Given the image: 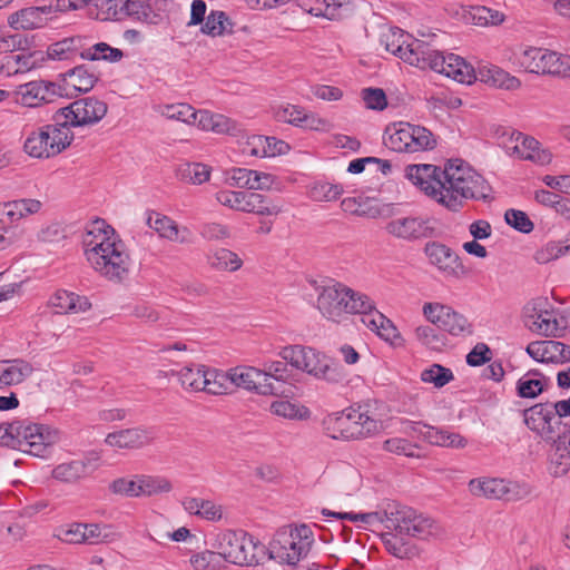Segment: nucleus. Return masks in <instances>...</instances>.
Segmentation results:
<instances>
[{"label": "nucleus", "mask_w": 570, "mask_h": 570, "mask_svg": "<svg viewBox=\"0 0 570 570\" xmlns=\"http://www.w3.org/2000/svg\"><path fill=\"white\" fill-rule=\"evenodd\" d=\"M82 244L87 262L101 277L116 284L128 278L130 255L114 228L96 223L83 236Z\"/></svg>", "instance_id": "1"}, {"label": "nucleus", "mask_w": 570, "mask_h": 570, "mask_svg": "<svg viewBox=\"0 0 570 570\" xmlns=\"http://www.w3.org/2000/svg\"><path fill=\"white\" fill-rule=\"evenodd\" d=\"M445 197L440 204L456 212L462 207V199L489 202L492 188L489 183L462 159H450L444 167Z\"/></svg>", "instance_id": "2"}, {"label": "nucleus", "mask_w": 570, "mask_h": 570, "mask_svg": "<svg viewBox=\"0 0 570 570\" xmlns=\"http://www.w3.org/2000/svg\"><path fill=\"white\" fill-rule=\"evenodd\" d=\"M57 439V431L29 420L0 423V445L17 449L33 456H46Z\"/></svg>", "instance_id": "3"}, {"label": "nucleus", "mask_w": 570, "mask_h": 570, "mask_svg": "<svg viewBox=\"0 0 570 570\" xmlns=\"http://www.w3.org/2000/svg\"><path fill=\"white\" fill-rule=\"evenodd\" d=\"M213 547L219 550L225 563L238 567L256 566L266 553V547L245 531L224 530L216 535Z\"/></svg>", "instance_id": "4"}, {"label": "nucleus", "mask_w": 570, "mask_h": 570, "mask_svg": "<svg viewBox=\"0 0 570 570\" xmlns=\"http://www.w3.org/2000/svg\"><path fill=\"white\" fill-rule=\"evenodd\" d=\"M313 542L314 535L311 528L301 524L288 530L277 531L266 551L269 559L288 566H296L308 554Z\"/></svg>", "instance_id": "5"}, {"label": "nucleus", "mask_w": 570, "mask_h": 570, "mask_svg": "<svg viewBox=\"0 0 570 570\" xmlns=\"http://www.w3.org/2000/svg\"><path fill=\"white\" fill-rule=\"evenodd\" d=\"M381 424L360 409L348 407L324 420L326 434L334 440H358L374 435Z\"/></svg>", "instance_id": "6"}, {"label": "nucleus", "mask_w": 570, "mask_h": 570, "mask_svg": "<svg viewBox=\"0 0 570 570\" xmlns=\"http://www.w3.org/2000/svg\"><path fill=\"white\" fill-rule=\"evenodd\" d=\"M347 316L360 315L365 327L386 342L394 343L400 337L393 322L376 308L375 302L365 293L348 287Z\"/></svg>", "instance_id": "7"}, {"label": "nucleus", "mask_w": 570, "mask_h": 570, "mask_svg": "<svg viewBox=\"0 0 570 570\" xmlns=\"http://www.w3.org/2000/svg\"><path fill=\"white\" fill-rule=\"evenodd\" d=\"M31 131L24 140L23 150L33 158H51L73 140V134L62 121H55Z\"/></svg>", "instance_id": "8"}, {"label": "nucleus", "mask_w": 570, "mask_h": 570, "mask_svg": "<svg viewBox=\"0 0 570 570\" xmlns=\"http://www.w3.org/2000/svg\"><path fill=\"white\" fill-rule=\"evenodd\" d=\"M108 111V105L94 96L77 99L66 107L59 108L52 116V120L62 121L71 128L90 127L98 124Z\"/></svg>", "instance_id": "9"}, {"label": "nucleus", "mask_w": 570, "mask_h": 570, "mask_svg": "<svg viewBox=\"0 0 570 570\" xmlns=\"http://www.w3.org/2000/svg\"><path fill=\"white\" fill-rule=\"evenodd\" d=\"M279 356L293 367L317 379L338 382L342 377L336 367L330 366L326 358L312 347L289 345L281 350Z\"/></svg>", "instance_id": "10"}, {"label": "nucleus", "mask_w": 570, "mask_h": 570, "mask_svg": "<svg viewBox=\"0 0 570 570\" xmlns=\"http://www.w3.org/2000/svg\"><path fill=\"white\" fill-rule=\"evenodd\" d=\"M380 42L386 51L399 57L404 62L417 68L424 67L428 42L414 39L400 28H390L382 32Z\"/></svg>", "instance_id": "11"}, {"label": "nucleus", "mask_w": 570, "mask_h": 570, "mask_svg": "<svg viewBox=\"0 0 570 570\" xmlns=\"http://www.w3.org/2000/svg\"><path fill=\"white\" fill-rule=\"evenodd\" d=\"M389 530H394L400 535L426 540L440 533V528L430 518L417 514L406 507L393 505Z\"/></svg>", "instance_id": "12"}, {"label": "nucleus", "mask_w": 570, "mask_h": 570, "mask_svg": "<svg viewBox=\"0 0 570 570\" xmlns=\"http://www.w3.org/2000/svg\"><path fill=\"white\" fill-rule=\"evenodd\" d=\"M520 63L530 72L570 77V56L548 49H525L521 55Z\"/></svg>", "instance_id": "13"}, {"label": "nucleus", "mask_w": 570, "mask_h": 570, "mask_svg": "<svg viewBox=\"0 0 570 570\" xmlns=\"http://www.w3.org/2000/svg\"><path fill=\"white\" fill-rule=\"evenodd\" d=\"M523 314L525 326L531 332L546 336H560L566 328L559 313L550 308L547 298L532 299L524 306Z\"/></svg>", "instance_id": "14"}, {"label": "nucleus", "mask_w": 570, "mask_h": 570, "mask_svg": "<svg viewBox=\"0 0 570 570\" xmlns=\"http://www.w3.org/2000/svg\"><path fill=\"white\" fill-rule=\"evenodd\" d=\"M216 200L230 209L261 216H273L281 213L278 205L257 193L220 190L216 193Z\"/></svg>", "instance_id": "15"}, {"label": "nucleus", "mask_w": 570, "mask_h": 570, "mask_svg": "<svg viewBox=\"0 0 570 570\" xmlns=\"http://www.w3.org/2000/svg\"><path fill=\"white\" fill-rule=\"evenodd\" d=\"M425 51V63L420 69H431L462 83L472 82L474 78L473 68L463 58L454 53L445 56L429 43Z\"/></svg>", "instance_id": "16"}, {"label": "nucleus", "mask_w": 570, "mask_h": 570, "mask_svg": "<svg viewBox=\"0 0 570 570\" xmlns=\"http://www.w3.org/2000/svg\"><path fill=\"white\" fill-rule=\"evenodd\" d=\"M347 293L348 286L340 282L322 286L316 299V307L322 316L334 323L345 321L348 305Z\"/></svg>", "instance_id": "17"}, {"label": "nucleus", "mask_w": 570, "mask_h": 570, "mask_svg": "<svg viewBox=\"0 0 570 570\" xmlns=\"http://www.w3.org/2000/svg\"><path fill=\"white\" fill-rule=\"evenodd\" d=\"M405 177L438 203L445 197L444 169L430 164L409 165Z\"/></svg>", "instance_id": "18"}, {"label": "nucleus", "mask_w": 570, "mask_h": 570, "mask_svg": "<svg viewBox=\"0 0 570 570\" xmlns=\"http://www.w3.org/2000/svg\"><path fill=\"white\" fill-rule=\"evenodd\" d=\"M58 17L52 0H38L36 6L22 8L8 17V24L14 30L41 29Z\"/></svg>", "instance_id": "19"}, {"label": "nucleus", "mask_w": 570, "mask_h": 570, "mask_svg": "<svg viewBox=\"0 0 570 570\" xmlns=\"http://www.w3.org/2000/svg\"><path fill=\"white\" fill-rule=\"evenodd\" d=\"M13 95L17 104L36 108L53 102L62 97V91L58 83L40 79L18 86Z\"/></svg>", "instance_id": "20"}, {"label": "nucleus", "mask_w": 570, "mask_h": 570, "mask_svg": "<svg viewBox=\"0 0 570 570\" xmlns=\"http://www.w3.org/2000/svg\"><path fill=\"white\" fill-rule=\"evenodd\" d=\"M552 410L551 403L546 402L523 411L524 424L546 442L554 440L556 426L563 423L554 417Z\"/></svg>", "instance_id": "21"}, {"label": "nucleus", "mask_w": 570, "mask_h": 570, "mask_svg": "<svg viewBox=\"0 0 570 570\" xmlns=\"http://www.w3.org/2000/svg\"><path fill=\"white\" fill-rule=\"evenodd\" d=\"M146 225L157 235L171 243L189 245L194 240L193 232L187 226H180L171 217L156 210L146 212Z\"/></svg>", "instance_id": "22"}, {"label": "nucleus", "mask_w": 570, "mask_h": 570, "mask_svg": "<svg viewBox=\"0 0 570 570\" xmlns=\"http://www.w3.org/2000/svg\"><path fill=\"white\" fill-rule=\"evenodd\" d=\"M384 229L390 236L404 242L428 238L434 232L429 219L414 216L393 218L385 224Z\"/></svg>", "instance_id": "23"}, {"label": "nucleus", "mask_w": 570, "mask_h": 570, "mask_svg": "<svg viewBox=\"0 0 570 570\" xmlns=\"http://www.w3.org/2000/svg\"><path fill=\"white\" fill-rule=\"evenodd\" d=\"M424 253L429 262L446 276L460 277L466 272L459 255L444 244L430 242Z\"/></svg>", "instance_id": "24"}, {"label": "nucleus", "mask_w": 570, "mask_h": 570, "mask_svg": "<svg viewBox=\"0 0 570 570\" xmlns=\"http://www.w3.org/2000/svg\"><path fill=\"white\" fill-rule=\"evenodd\" d=\"M229 384L258 394H277L278 389L267 384V375L253 366H237L228 371Z\"/></svg>", "instance_id": "25"}, {"label": "nucleus", "mask_w": 570, "mask_h": 570, "mask_svg": "<svg viewBox=\"0 0 570 570\" xmlns=\"http://www.w3.org/2000/svg\"><path fill=\"white\" fill-rule=\"evenodd\" d=\"M169 0H126L124 12L126 16L149 24H158L164 19Z\"/></svg>", "instance_id": "26"}, {"label": "nucleus", "mask_w": 570, "mask_h": 570, "mask_svg": "<svg viewBox=\"0 0 570 570\" xmlns=\"http://www.w3.org/2000/svg\"><path fill=\"white\" fill-rule=\"evenodd\" d=\"M97 456H85L58 464L51 471V476L63 483H77L92 474L99 466Z\"/></svg>", "instance_id": "27"}, {"label": "nucleus", "mask_w": 570, "mask_h": 570, "mask_svg": "<svg viewBox=\"0 0 570 570\" xmlns=\"http://www.w3.org/2000/svg\"><path fill=\"white\" fill-rule=\"evenodd\" d=\"M155 438L153 429L131 428L107 434L105 442L117 449H140L149 445Z\"/></svg>", "instance_id": "28"}, {"label": "nucleus", "mask_w": 570, "mask_h": 570, "mask_svg": "<svg viewBox=\"0 0 570 570\" xmlns=\"http://www.w3.org/2000/svg\"><path fill=\"white\" fill-rule=\"evenodd\" d=\"M559 433H554L550 465L554 475H562L570 469V422H563Z\"/></svg>", "instance_id": "29"}, {"label": "nucleus", "mask_w": 570, "mask_h": 570, "mask_svg": "<svg viewBox=\"0 0 570 570\" xmlns=\"http://www.w3.org/2000/svg\"><path fill=\"white\" fill-rule=\"evenodd\" d=\"M527 353L542 363H566L570 361V346L559 341H535L527 346Z\"/></svg>", "instance_id": "30"}, {"label": "nucleus", "mask_w": 570, "mask_h": 570, "mask_svg": "<svg viewBox=\"0 0 570 570\" xmlns=\"http://www.w3.org/2000/svg\"><path fill=\"white\" fill-rule=\"evenodd\" d=\"M196 122L198 127L206 131H213L217 135H229L237 137L243 132L242 125L236 120L209 110H198Z\"/></svg>", "instance_id": "31"}, {"label": "nucleus", "mask_w": 570, "mask_h": 570, "mask_svg": "<svg viewBox=\"0 0 570 570\" xmlns=\"http://www.w3.org/2000/svg\"><path fill=\"white\" fill-rule=\"evenodd\" d=\"M83 45H86V37L63 38L48 46L46 55L50 60L76 61L78 57L81 59L83 57Z\"/></svg>", "instance_id": "32"}, {"label": "nucleus", "mask_w": 570, "mask_h": 570, "mask_svg": "<svg viewBox=\"0 0 570 570\" xmlns=\"http://www.w3.org/2000/svg\"><path fill=\"white\" fill-rule=\"evenodd\" d=\"M393 505H389L387 509L382 511H374L367 513H354V512H335L328 509H323L322 514L324 517H333L340 520H348L351 522H361L363 528L377 527L383 524L384 528L389 529V521L391 520L390 513H392Z\"/></svg>", "instance_id": "33"}, {"label": "nucleus", "mask_w": 570, "mask_h": 570, "mask_svg": "<svg viewBox=\"0 0 570 570\" xmlns=\"http://www.w3.org/2000/svg\"><path fill=\"white\" fill-rule=\"evenodd\" d=\"M33 373L32 365L21 358L0 361V389L22 383Z\"/></svg>", "instance_id": "34"}, {"label": "nucleus", "mask_w": 570, "mask_h": 570, "mask_svg": "<svg viewBox=\"0 0 570 570\" xmlns=\"http://www.w3.org/2000/svg\"><path fill=\"white\" fill-rule=\"evenodd\" d=\"M49 305L56 308L59 314L83 313L91 307L86 296L77 295L68 291H57L49 299Z\"/></svg>", "instance_id": "35"}, {"label": "nucleus", "mask_w": 570, "mask_h": 570, "mask_svg": "<svg viewBox=\"0 0 570 570\" xmlns=\"http://www.w3.org/2000/svg\"><path fill=\"white\" fill-rule=\"evenodd\" d=\"M469 490L475 497L487 499H507L510 494L509 482L497 478H480L469 482Z\"/></svg>", "instance_id": "36"}, {"label": "nucleus", "mask_w": 570, "mask_h": 570, "mask_svg": "<svg viewBox=\"0 0 570 570\" xmlns=\"http://www.w3.org/2000/svg\"><path fill=\"white\" fill-rule=\"evenodd\" d=\"M46 57L41 51L19 52L7 56L3 62V69L10 73H24L41 66Z\"/></svg>", "instance_id": "37"}, {"label": "nucleus", "mask_w": 570, "mask_h": 570, "mask_svg": "<svg viewBox=\"0 0 570 570\" xmlns=\"http://www.w3.org/2000/svg\"><path fill=\"white\" fill-rule=\"evenodd\" d=\"M462 19L465 23L487 27V26H498L504 21V14L484 6H475L463 9Z\"/></svg>", "instance_id": "38"}, {"label": "nucleus", "mask_w": 570, "mask_h": 570, "mask_svg": "<svg viewBox=\"0 0 570 570\" xmlns=\"http://www.w3.org/2000/svg\"><path fill=\"white\" fill-rule=\"evenodd\" d=\"M410 122H395L386 127L384 131V145L396 153H409Z\"/></svg>", "instance_id": "39"}, {"label": "nucleus", "mask_w": 570, "mask_h": 570, "mask_svg": "<svg viewBox=\"0 0 570 570\" xmlns=\"http://www.w3.org/2000/svg\"><path fill=\"white\" fill-rule=\"evenodd\" d=\"M234 23L222 10H212L205 18L200 27V32L209 37H222L225 35H232Z\"/></svg>", "instance_id": "40"}, {"label": "nucleus", "mask_w": 570, "mask_h": 570, "mask_svg": "<svg viewBox=\"0 0 570 570\" xmlns=\"http://www.w3.org/2000/svg\"><path fill=\"white\" fill-rule=\"evenodd\" d=\"M481 80L495 88L517 90L521 81L498 66L484 67L480 70Z\"/></svg>", "instance_id": "41"}, {"label": "nucleus", "mask_w": 570, "mask_h": 570, "mask_svg": "<svg viewBox=\"0 0 570 570\" xmlns=\"http://www.w3.org/2000/svg\"><path fill=\"white\" fill-rule=\"evenodd\" d=\"M514 151L520 158L531 160L539 165L549 164L552 159V154L542 149L540 142L532 137H523L522 140L514 146Z\"/></svg>", "instance_id": "42"}, {"label": "nucleus", "mask_w": 570, "mask_h": 570, "mask_svg": "<svg viewBox=\"0 0 570 570\" xmlns=\"http://www.w3.org/2000/svg\"><path fill=\"white\" fill-rule=\"evenodd\" d=\"M42 203L33 198H22L6 203L3 206V215L10 223L18 222L29 215L37 214L41 210Z\"/></svg>", "instance_id": "43"}, {"label": "nucleus", "mask_w": 570, "mask_h": 570, "mask_svg": "<svg viewBox=\"0 0 570 570\" xmlns=\"http://www.w3.org/2000/svg\"><path fill=\"white\" fill-rule=\"evenodd\" d=\"M63 77L66 85L79 92L90 91L98 81V76L89 71L86 66H77L68 70Z\"/></svg>", "instance_id": "44"}, {"label": "nucleus", "mask_w": 570, "mask_h": 570, "mask_svg": "<svg viewBox=\"0 0 570 570\" xmlns=\"http://www.w3.org/2000/svg\"><path fill=\"white\" fill-rule=\"evenodd\" d=\"M122 58L124 52L120 49L114 48L106 42L90 45L89 39L86 37V45H83V60L118 62Z\"/></svg>", "instance_id": "45"}, {"label": "nucleus", "mask_w": 570, "mask_h": 570, "mask_svg": "<svg viewBox=\"0 0 570 570\" xmlns=\"http://www.w3.org/2000/svg\"><path fill=\"white\" fill-rule=\"evenodd\" d=\"M440 328L453 336H466L473 333V326L468 318L450 306H448L445 311V316L443 317Z\"/></svg>", "instance_id": "46"}, {"label": "nucleus", "mask_w": 570, "mask_h": 570, "mask_svg": "<svg viewBox=\"0 0 570 570\" xmlns=\"http://www.w3.org/2000/svg\"><path fill=\"white\" fill-rule=\"evenodd\" d=\"M207 366L200 364H193L183 367L177 372L178 380L185 390L200 392L202 385L206 382Z\"/></svg>", "instance_id": "47"}, {"label": "nucleus", "mask_w": 570, "mask_h": 570, "mask_svg": "<svg viewBox=\"0 0 570 570\" xmlns=\"http://www.w3.org/2000/svg\"><path fill=\"white\" fill-rule=\"evenodd\" d=\"M409 154L432 150L436 146L434 135L425 127L410 126Z\"/></svg>", "instance_id": "48"}, {"label": "nucleus", "mask_w": 570, "mask_h": 570, "mask_svg": "<svg viewBox=\"0 0 570 570\" xmlns=\"http://www.w3.org/2000/svg\"><path fill=\"white\" fill-rule=\"evenodd\" d=\"M208 264L218 271L235 272L238 271L243 261L239 256L230 249L217 248L213 250L207 257Z\"/></svg>", "instance_id": "49"}, {"label": "nucleus", "mask_w": 570, "mask_h": 570, "mask_svg": "<svg viewBox=\"0 0 570 570\" xmlns=\"http://www.w3.org/2000/svg\"><path fill=\"white\" fill-rule=\"evenodd\" d=\"M230 390L228 372H222L207 367L206 382L203 383L200 392L212 395L227 394Z\"/></svg>", "instance_id": "50"}, {"label": "nucleus", "mask_w": 570, "mask_h": 570, "mask_svg": "<svg viewBox=\"0 0 570 570\" xmlns=\"http://www.w3.org/2000/svg\"><path fill=\"white\" fill-rule=\"evenodd\" d=\"M141 497H154L173 491L171 481L163 475L140 474Z\"/></svg>", "instance_id": "51"}, {"label": "nucleus", "mask_w": 570, "mask_h": 570, "mask_svg": "<svg viewBox=\"0 0 570 570\" xmlns=\"http://www.w3.org/2000/svg\"><path fill=\"white\" fill-rule=\"evenodd\" d=\"M158 112L167 119L177 120L189 125L196 122L198 115V111L195 110L190 105L183 102L159 106Z\"/></svg>", "instance_id": "52"}, {"label": "nucleus", "mask_w": 570, "mask_h": 570, "mask_svg": "<svg viewBox=\"0 0 570 570\" xmlns=\"http://www.w3.org/2000/svg\"><path fill=\"white\" fill-rule=\"evenodd\" d=\"M177 177L187 184L200 185L210 177V168L200 163H187L177 170Z\"/></svg>", "instance_id": "53"}, {"label": "nucleus", "mask_w": 570, "mask_h": 570, "mask_svg": "<svg viewBox=\"0 0 570 570\" xmlns=\"http://www.w3.org/2000/svg\"><path fill=\"white\" fill-rule=\"evenodd\" d=\"M271 412L287 420H305L309 416L307 407L287 400H277L272 402Z\"/></svg>", "instance_id": "54"}, {"label": "nucleus", "mask_w": 570, "mask_h": 570, "mask_svg": "<svg viewBox=\"0 0 570 570\" xmlns=\"http://www.w3.org/2000/svg\"><path fill=\"white\" fill-rule=\"evenodd\" d=\"M190 563L195 570H222L225 568L224 559L219 550H205L190 558Z\"/></svg>", "instance_id": "55"}, {"label": "nucleus", "mask_w": 570, "mask_h": 570, "mask_svg": "<svg viewBox=\"0 0 570 570\" xmlns=\"http://www.w3.org/2000/svg\"><path fill=\"white\" fill-rule=\"evenodd\" d=\"M109 490L114 494L127 498H140V474L129 478H118L109 484Z\"/></svg>", "instance_id": "56"}, {"label": "nucleus", "mask_w": 570, "mask_h": 570, "mask_svg": "<svg viewBox=\"0 0 570 570\" xmlns=\"http://www.w3.org/2000/svg\"><path fill=\"white\" fill-rule=\"evenodd\" d=\"M126 0H91V6L95 8L96 19L111 20L118 19L120 12H124V3Z\"/></svg>", "instance_id": "57"}, {"label": "nucleus", "mask_w": 570, "mask_h": 570, "mask_svg": "<svg viewBox=\"0 0 570 570\" xmlns=\"http://www.w3.org/2000/svg\"><path fill=\"white\" fill-rule=\"evenodd\" d=\"M416 340L434 351H441L445 346V337L438 330L430 325H423L415 328Z\"/></svg>", "instance_id": "58"}, {"label": "nucleus", "mask_w": 570, "mask_h": 570, "mask_svg": "<svg viewBox=\"0 0 570 570\" xmlns=\"http://www.w3.org/2000/svg\"><path fill=\"white\" fill-rule=\"evenodd\" d=\"M454 379L450 368L440 364H432L421 372V380L424 383L433 384L435 387H443Z\"/></svg>", "instance_id": "59"}, {"label": "nucleus", "mask_w": 570, "mask_h": 570, "mask_svg": "<svg viewBox=\"0 0 570 570\" xmlns=\"http://www.w3.org/2000/svg\"><path fill=\"white\" fill-rule=\"evenodd\" d=\"M343 186L328 181H317L309 190L311 197L316 202H333L343 194Z\"/></svg>", "instance_id": "60"}, {"label": "nucleus", "mask_w": 570, "mask_h": 570, "mask_svg": "<svg viewBox=\"0 0 570 570\" xmlns=\"http://www.w3.org/2000/svg\"><path fill=\"white\" fill-rule=\"evenodd\" d=\"M383 449L386 452L404 455L407 458H420L419 454L415 453L416 449H419L417 444L411 443L409 440L403 438H391L383 442Z\"/></svg>", "instance_id": "61"}, {"label": "nucleus", "mask_w": 570, "mask_h": 570, "mask_svg": "<svg viewBox=\"0 0 570 570\" xmlns=\"http://www.w3.org/2000/svg\"><path fill=\"white\" fill-rule=\"evenodd\" d=\"M385 547L391 554L400 559H407L415 554L414 548L404 542L402 535L397 533L390 534V538L385 539Z\"/></svg>", "instance_id": "62"}, {"label": "nucleus", "mask_w": 570, "mask_h": 570, "mask_svg": "<svg viewBox=\"0 0 570 570\" xmlns=\"http://www.w3.org/2000/svg\"><path fill=\"white\" fill-rule=\"evenodd\" d=\"M504 219L508 225L523 234H529L534 227L528 215L522 210L508 209L504 214Z\"/></svg>", "instance_id": "63"}, {"label": "nucleus", "mask_w": 570, "mask_h": 570, "mask_svg": "<svg viewBox=\"0 0 570 570\" xmlns=\"http://www.w3.org/2000/svg\"><path fill=\"white\" fill-rule=\"evenodd\" d=\"M276 116L282 121L301 126L304 119H306V111L299 106L288 104L279 107L276 111Z\"/></svg>", "instance_id": "64"}]
</instances>
